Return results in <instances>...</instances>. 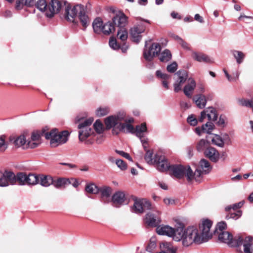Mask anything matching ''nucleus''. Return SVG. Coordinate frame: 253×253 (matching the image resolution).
I'll list each match as a JSON object with an SVG mask.
<instances>
[{
    "label": "nucleus",
    "mask_w": 253,
    "mask_h": 253,
    "mask_svg": "<svg viewBox=\"0 0 253 253\" xmlns=\"http://www.w3.org/2000/svg\"><path fill=\"white\" fill-rule=\"evenodd\" d=\"M211 225L212 222L206 219L203 221L200 230L194 226L187 228L184 244L189 247L193 244L199 245L208 241L212 237V233L210 231Z\"/></svg>",
    "instance_id": "nucleus-1"
},
{
    "label": "nucleus",
    "mask_w": 253,
    "mask_h": 253,
    "mask_svg": "<svg viewBox=\"0 0 253 253\" xmlns=\"http://www.w3.org/2000/svg\"><path fill=\"white\" fill-rule=\"evenodd\" d=\"M219 240L228 244L231 247H238L242 245L244 247L245 253H253V240L252 237L243 238L241 236L233 238V236L228 231L219 232Z\"/></svg>",
    "instance_id": "nucleus-2"
},
{
    "label": "nucleus",
    "mask_w": 253,
    "mask_h": 253,
    "mask_svg": "<svg viewBox=\"0 0 253 253\" xmlns=\"http://www.w3.org/2000/svg\"><path fill=\"white\" fill-rule=\"evenodd\" d=\"M156 231L159 235L172 237L173 240L176 242H181L184 247H187V246L184 244L186 237V229H184L183 226L174 229L168 225L159 226L157 227Z\"/></svg>",
    "instance_id": "nucleus-3"
},
{
    "label": "nucleus",
    "mask_w": 253,
    "mask_h": 253,
    "mask_svg": "<svg viewBox=\"0 0 253 253\" xmlns=\"http://www.w3.org/2000/svg\"><path fill=\"white\" fill-rule=\"evenodd\" d=\"M105 124L107 129L113 127L112 131L115 134H118L120 132L128 133L134 131V127L131 125L119 123L114 116L106 118L105 120Z\"/></svg>",
    "instance_id": "nucleus-4"
},
{
    "label": "nucleus",
    "mask_w": 253,
    "mask_h": 253,
    "mask_svg": "<svg viewBox=\"0 0 253 253\" xmlns=\"http://www.w3.org/2000/svg\"><path fill=\"white\" fill-rule=\"evenodd\" d=\"M69 135L68 131L64 130L59 132L56 128L44 134L45 138L50 140V144L52 147H56L66 143L68 140Z\"/></svg>",
    "instance_id": "nucleus-5"
},
{
    "label": "nucleus",
    "mask_w": 253,
    "mask_h": 253,
    "mask_svg": "<svg viewBox=\"0 0 253 253\" xmlns=\"http://www.w3.org/2000/svg\"><path fill=\"white\" fill-rule=\"evenodd\" d=\"M135 19L137 21V24L130 28V35L133 41L138 42L142 37L141 34L143 33L146 29L144 22L150 24V22L139 17H135Z\"/></svg>",
    "instance_id": "nucleus-6"
},
{
    "label": "nucleus",
    "mask_w": 253,
    "mask_h": 253,
    "mask_svg": "<svg viewBox=\"0 0 253 253\" xmlns=\"http://www.w3.org/2000/svg\"><path fill=\"white\" fill-rule=\"evenodd\" d=\"M170 171L178 178L183 177L184 175L188 181H191L194 178L193 171L189 166L184 167L181 165H171Z\"/></svg>",
    "instance_id": "nucleus-7"
},
{
    "label": "nucleus",
    "mask_w": 253,
    "mask_h": 253,
    "mask_svg": "<svg viewBox=\"0 0 253 253\" xmlns=\"http://www.w3.org/2000/svg\"><path fill=\"white\" fill-rule=\"evenodd\" d=\"M161 50V46L159 43L154 42L149 47H145L143 50V56L148 61H151L154 57L158 56Z\"/></svg>",
    "instance_id": "nucleus-8"
},
{
    "label": "nucleus",
    "mask_w": 253,
    "mask_h": 253,
    "mask_svg": "<svg viewBox=\"0 0 253 253\" xmlns=\"http://www.w3.org/2000/svg\"><path fill=\"white\" fill-rule=\"evenodd\" d=\"M65 6V18L70 22H74L78 12L83 9L82 5H77L72 6L69 3L66 2H64Z\"/></svg>",
    "instance_id": "nucleus-9"
},
{
    "label": "nucleus",
    "mask_w": 253,
    "mask_h": 253,
    "mask_svg": "<svg viewBox=\"0 0 253 253\" xmlns=\"http://www.w3.org/2000/svg\"><path fill=\"white\" fill-rule=\"evenodd\" d=\"M151 209L150 203L146 199H136L134 200L131 210L136 213H142L145 211Z\"/></svg>",
    "instance_id": "nucleus-10"
},
{
    "label": "nucleus",
    "mask_w": 253,
    "mask_h": 253,
    "mask_svg": "<svg viewBox=\"0 0 253 253\" xmlns=\"http://www.w3.org/2000/svg\"><path fill=\"white\" fill-rule=\"evenodd\" d=\"M14 177L15 174L11 171L0 172V186L6 187L9 185H15Z\"/></svg>",
    "instance_id": "nucleus-11"
},
{
    "label": "nucleus",
    "mask_w": 253,
    "mask_h": 253,
    "mask_svg": "<svg viewBox=\"0 0 253 253\" xmlns=\"http://www.w3.org/2000/svg\"><path fill=\"white\" fill-rule=\"evenodd\" d=\"M64 2L58 0H51L48 5V11L46 15L48 17H52L54 14L60 12L64 5Z\"/></svg>",
    "instance_id": "nucleus-12"
},
{
    "label": "nucleus",
    "mask_w": 253,
    "mask_h": 253,
    "mask_svg": "<svg viewBox=\"0 0 253 253\" xmlns=\"http://www.w3.org/2000/svg\"><path fill=\"white\" fill-rule=\"evenodd\" d=\"M211 169V167L208 161L202 159L199 164L198 169H196L194 174V178L198 180L197 177H199L202 174L209 173Z\"/></svg>",
    "instance_id": "nucleus-13"
},
{
    "label": "nucleus",
    "mask_w": 253,
    "mask_h": 253,
    "mask_svg": "<svg viewBox=\"0 0 253 253\" xmlns=\"http://www.w3.org/2000/svg\"><path fill=\"white\" fill-rule=\"evenodd\" d=\"M159 214V212L156 211L148 212L145 216V223L149 226H157L161 222Z\"/></svg>",
    "instance_id": "nucleus-14"
},
{
    "label": "nucleus",
    "mask_w": 253,
    "mask_h": 253,
    "mask_svg": "<svg viewBox=\"0 0 253 253\" xmlns=\"http://www.w3.org/2000/svg\"><path fill=\"white\" fill-rule=\"evenodd\" d=\"M154 162L156 163L157 169L160 171L164 172L168 170H170L171 166L164 156H156Z\"/></svg>",
    "instance_id": "nucleus-15"
},
{
    "label": "nucleus",
    "mask_w": 253,
    "mask_h": 253,
    "mask_svg": "<svg viewBox=\"0 0 253 253\" xmlns=\"http://www.w3.org/2000/svg\"><path fill=\"white\" fill-rule=\"evenodd\" d=\"M113 23L120 29L126 28L125 27L128 24V17L123 12H118L113 19Z\"/></svg>",
    "instance_id": "nucleus-16"
},
{
    "label": "nucleus",
    "mask_w": 253,
    "mask_h": 253,
    "mask_svg": "<svg viewBox=\"0 0 253 253\" xmlns=\"http://www.w3.org/2000/svg\"><path fill=\"white\" fill-rule=\"evenodd\" d=\"M177 79L174 84V90L175 92H178L181 89L182 84L185 83L188 78L187 72L185 70L178 71L176 74Z\"/></svg>",
    "instance_id": "nucleus-17"
},
{
    "label": "nucleus",
    "mask_w": 253,
    "mask_h": 253,
    "mask_svg": "<svg viewBox=\"0 0 253 253\" xmlns=\"http://www.w3.org/2000/svg\"><path fill=\"white\" fill-rule=\"evenodd\" d=\"M126 200L125 194L122 191L115 192L112 197L111 201L113 206L115 207H119L123 205Z\"/></svg>",
    "instance_id": "nucleus-18"
},
{
    "label": "nucleus",
    "mask_w": 253,
    "mask_h": 253,
    "mask_svg": "<svg viewBox=\"0 0 253 253\" xmlns=\"http://www.w3.org/2000/svg\"><path fill=\"white\" fill-rule=\"evenodd\" d=\"M9 141L17 147L23 146L24 148H26L27 141L26 137L23 134L19 136L11 135L9 137Z\"/></svg>",
    "instance_id": "nucleus-19"
},
{
    "label": "nucleus",
    "mask_w": 253,
    "mask_h": 253,
    "mask_svg": "<svg viewBox=\"0 0 253 253\" xmlns=\"http://www.w3.org/2000/svg\"><path fill=\"white\" fill-rule=\"evenodd\" d=\"M101 194V201L104 203H108L110 201L112 189L108 186H103L99 189Z\"/></svg>",
    "instance_id": "nucleus-20"
},
{
    "label": "nucleus",
    "mask_w": 253,
    "mask_h": 253,
    "mask_svg": "<svg viewBox=\"0 0 253 253\" xmlns=\"http://www.w3.org/2000/svg\"><path fill=\"white\" fill-rule=\"evenodd\" d=\"M205 156L213 162H217L219 158L218 152L214 148L210 147L205 152Z\"/></svg>",
    "instance_id": "nucleus-21"
},
{
    "label": "nucleus",
    "mask_w": 253,
    "mask_h": 253,
    "mask_svg": "<svg viewBox=\"0 0 253 253\" xmlns=\"http://www.w3.org/2000/svg\"><path fill=\"white\" fill-rule=\"evenodd\" d=\"M196 87V82L194 79L190 78L188 80L187 84L183 88V92L188 98H191L193 91Z\"/></svg>",
    "instance_id": "nucleus-22"
},
{
    "label": "nucleus",
    "mask_w": 253,
    "mask_h": 253,
    "mask_svg": "<svg viewBox=\"0 0 253 253\" xmlns=\"http://www.w3.org/2000/svg\"><path fill=\"white\" fill-rule=\"evenodd\" d=\"M192 57L194 60L199 62L211 63L212 62L208 55L201 52H193Z\"/></svg>",
    "instance_id": "nucleus-23"
},
{
    "label": "nucleus",
    "mask_w": 253,
    "mask_h": 253,
    "mask_svg": "<svg viewBox=\"0 0 253 253\" xmlns=\"http://www.w3.org/2000/svg\"><path fill=\"white\" fill-rule=\"evenodd\" d=\"M79 19L82 25L84 28H86L90 24V19L88 16L85 13L84 8L79 12Z\"/></svg>",
    "instance_id": "nucleus-24"
},
{
    "label": "nucleus",
    "mask_w": 253,
    "mask_h": 253,
    "mask_svg": "<svg viewBox=\"0 0 253 253\" xmlns=\"http://www.w3.org/2000/svg\"><path fill=\"white\" fill-rule=\"evenodd\" d=\"M193 99L199 108H204L206 105L207 99L206 96L203 94H198Z\"/></svg>",
    "instance_id": "nucleus-25"
},
{
    "label": "nucleus",
    "mask_w": 253,
    "mask_h": 253,
    "mask_svg": "<svg viewBox=\"0 0 253 253\" xmlns=\"http://www.w3.org/2000/svg\"><path fill=\"white\" fill-rule=\"evenodd\" d=\"M31 139H32V140L34 141V142L31 143L30 142L31 149L35 148L38 147L41 143V135L38 131L33 132L31 135Z\"/></svg>",
    "instance_id": "nucleus-26"
},
{
    "label": "nucleus",
    "mask_w": 253,
    "mask_h": 253,
    "mask_svg": "<svg viewBox=\"0 0 253 253\" xmlns=\"http://www.w3.org/2000/svg\"><path fill=\"white\" fill-rule=\"evenodd\" d=\"M72 183L70 179L65 178H59L56 180H53V185L56 188H61L65 187L66 185Z\"/></svg>",
    "instance_id": "nucleus-27"
},
{
    "label": "nucleus",
    "mask_w": 253,
    "mask_h": 253,
    "mask_svg": "<svg viewBox=\"0 0 253 253\" xmlns=\"http://www.w3.org/2000/svg\"><path fill=\"white\" fill-rule=\"evenodd\" d=\"M26 177L27 174L24 172H18L14 178L15 181V184H19L20 185H26Z\"/></svg>",
    "instance_id": "nucleus-28"
},
{
    "label": "nucleus",
    "mask_w": 253,
    "mask_h": 253,
    "mask_svg": "<svg viewBox=\"0 0 253 253\" xmlns=\"http://www.w3.org/2000/svg\"><path fill=\"white\" fill-rule=\"evenodd\" d=\"M39 182L44 187H48L53 184V179L49 175H42L39 178Z\"/></svg>",
    "instance_id": "nucleus-29"
},
{
    "label": "nucleus",
    "mask_w": 253,
    "mask_h": 253,
    "mask_svg": "<svg viewBox=\"0 0 253 253\" xmlns=\"http://www.w3.org/2000/svg\"><path fill=\"white\" fill-rule=\"evenodd\" d=\"M103 23L102 19L99 18H95L92 23V27L94 32L96 34H99L101 32L102 27H103Z\"/></svg>",
    "instance_id": "nucleus-30"
},
{
    "label": "nucleus",
    "mask_w": 253,
    "mask_h": 253,
    "mask_svg": "<svg viewBox=\"0 0 253 253\" xmlns=\"http://www.w3.org/2000/svg\"><path fill=\"white\" fill-rule=\"evenodd\" d=\"M207 118L209 121H215L217 119V114L215 108L212 107L206 108Z\"/></svg>",
    "instance_id": "nucleus-31"
},
{
    "label": "nucleus",
    "mask_w": 253,
    "mask_h": 253,
    "mask_svg": "<svg viewBox=\"0 0 253 253\" xmlns=\"http://www.w3.org/2000/svg\"><path fill=\"white\" fill-rule=\"evenodd\" d=\"M156 76L160 78L162 81V84L166 89L169 88L168 83L167 82L170 78V76L167 74L163 73L161 71H157L156 72Z\"/></svg>",
    "instance_id": "nucleus-32"
},
{
    "label": "nucleus",
    "mask_w": 253,
    "mask_h": 253,
    "mask_svg": "<svg viewBox=\"0 0 253 253\" xmlns=\"http://www.w3.org/2000/svg\"><path fill=\"white\" fill-rule=\"evenodd\" d=\"M101 32H102L104 35H110L111 33L115 31V27L114 24L110 22L103 24Z\"/></svg>",
    "instance_id": "nucleus-33"
},
{
    "label": "nucleus",
    "mask_w": 253,
    "mask_h": 253,
    "mask_svg": "<svg viewBox=\"0 0 253 253\" xmlns=\"http://www.w3.org/2000/svg\"><path fill=\"white\" fill-rule=\"evenodd\" d=\"M210 142L207 140L205 139H201L197 143L196 145V149L198 151L202 152L205 151L208 148H209Z\"/></svg>",
    "instance_id": "nucleus-34"
},
{
    "label": "nucleus",
    "mask_w": 253,
    "mask_h": 253,
    "mask_svg": "<svg viewBox=\"0 0 253 253\" xmlns=\"http://www.w3.org/2000/svg\"><path fill=\"white\" fill-rule=\"evenodd\" d=\"M93 133V130L90 129H81L79 132V138L81 141H84Z\"/></svg>",
    "instance_id": "nucleus-35"
},
{
    "label": "nucleus",
    "mask_w": 253,
    "mask_h": 253,
    "mask_svg": "<svg viewBox=\"0 0 253 253\" xmlns=\"http://www.w3.org/2000/svg\"><path fill=\"white\" fill-rule=\"evenodd\" d=\"M39 177L36 174H27L26 185H35L39 183Z\"/></svg>",
    "instance_id": "nucleus-36"
},
{
    "label": "nucleus",
    "mask_w": 253,
    "mask_h": 253,
    "mask_svg": "<svg viewBox=\"0 0 253 253\" xmlns=\"http://www.w3.org/2000/svg\"><path fill=\"white\" fill-rule=\"evenodd\" d=\"M147 127L145 123H142L140 125H138L136 127V129L134 128V131L131 132V133H135L136 135L139 137L142 136V133L146 131Z\"/></svg>",
    "instance_id": "nucleus-37"
},
{
    "label": "nucleus",
    "mask_w": 253,
    "mask_h": 253,
    "mask_svg": "<svg viewBox=\"0 0 253 253\" xmlns=\"http://www.w3.org/2000/svg\"><path fill=\"white\" fill-rule=\"evenodd\" d=\"M93 121V119L92 118H89L82 121L78 126L79 129H90L89 126L92 124Z\"/></svg>",
    "instance_id": "nucleus-38"
},
{
    "label": "nucleus",
    "mask_w": 253,
    "mask_h": 253,
    "mask_svg": "<svg viewBox=\"0 0 253 253\" xmlns=\"http://www.w3.org/2000/svg\"><path fill=\"white\" fill-rule=\"evenodd\" d=\"M171 59V54L168 49L164 50L160 54V60L161 62H167Z\"/></svg>",
    "instance_id": "nucleus-39"
},
{
    "label": "nucleus",
    "mask_w": 253,
    "mask_h": 253,
    "mask_svg": "<svg viewBox=\"0 0 253 253\" xmlns=\"http://www.w3.org/2000/svg\"><path fill=\"white\" fill-rule=\"evenodd\" d=\"M214 128V125L211 121L207 122L206 124L202 125V131L204 133L210 134H211V132Z\"/></svg>",
    "instance_id": "nucleus-40"
},
{
    "label": "nucleus",
    "mask_w": 253,
    "mask_h": 253,
    "mask_svg": "<svg viewBox=\"0 0 253 253\" xmlns=\"http://www.w3.org/2000/svg\"><path fill=\"white\" fill-rule=\"evenodd\" d=\"M85 191L89 194H97L99 191V189L94 183H89L86 185Z\"/></svg>",
    "instance_id": "nucleus-41"
},
{
    "label": "nucleus",
    "mask_w": 253,
    "mask_h": 253,
    "mask_svg": "<svg viewBox=\"0 0 253 253\" xmlns=\"http://www.w3.org/2000/svg\"><path fill=\"white\" fill-rule=\"evenodd\" d=\"M232 53L238 64H240L243 62L245 57V55L243 52L240 51L234 50Z\"/></svg>",
    "instance_id": "nucleus-42"
},
{
    "label": "nucleus",
    "mask_w": 253,
    "mask_h": 253,
    "mask_svg": "<svg viewBox=\"0 0 253 253\" xmlns=\"http://www.w3.org/2000/svg\"><path fill=\"white\" fill-rule=\"evenodd\" d=\"M117 36L118 39L122 42L126 41L128 37V33L126 28L120 29L117 32Z\"/></svg>",
    "instance_id": "nucleus-43"
},
{
    "label": "nucleus",
    "mask_w": 253,
    "mask_h": 253,
    "mask_svg": "<svg viewBox=\"0 0 253 253\" xmlns=\"http://www.w3.org/2000/svg\"><path fill=\"white\" fill-rule=\"evenodd\" d=\"M36 6L40 11H48V5L46 2L45 0H38L36 3Z\"/></svg>",
    "instance_id": "nucleus-44"
},
{
    "label": "nucleus",
    "mask_w": 253,
    "mask_h": 253,
    "mask_svg": "<svg viewBox=\"0 0 253 253\" xmlns=\"http://www.w3.org/2000/svg\"><path fill=\"white\" fill-rule=\"evenodd\" d=\"M229 213L226 215V218H233L234 219H237L239 218L242 214V212L240 210H237V211H228Z\"/></svg>",
    "instance_id": "nucleus-45"
},
{
    "label": "nucleus",
    "mask_w": 253,
    "mask_h": 253,
    "mask_svg": "<svg viewBox=\"0 0 253 253\" xmlns=\"http://www.w3.org/2000/svg\"><path fill=\"white\" fill-rule=\"evenodd\" d=\"M244 204V202H240L238 203H236L233 205H229L225 208V211H237L239 210V209L242 207Z\"/></svg>",
    "instance_id": "nucleus-46"
},
{
    "label": "nucleus",
    "mask_w": 253,
    "mask_h": 253,
    "mask_svg": "<svg viewBox=\"0 0 253 253\" xmlns=\"http://www.w3.org/2000/svg\"><path fill=\"white\" fill-rule=\"evenodd\" d=\"M211 141L214 144L219 147H223L224 146V141L221 136L219 135L215 134L214 136L212 139Z\"/></svg>",
    "instance_id": "nucleus-47"
},
{
    "label": "nucleus",
    "mask_w": 253,
    "mask_h": 253,
    "mask_svg": "<svg viewBox=\"0 0 253 253\" xmlns=\"http://www.w3.org/2000/svg\"><path fill=\"white\" fill-rule=\"evenodd\" d=\"M94 129L98 133H101L103 131V126L99 120H97L93 125Z\"/></svg>",
    "instance_id": "nucleus-48"
},
{
    "label": "nucleus",
    "mask_w": 253,
    "mask_h": 253,
    "mask_svg": "<svg viewBox=\"0 0 253 253\" xmlns=\"http://www.w3.org/2000/svg\"><path fill=\"white\" fill-rule=\"evenodd\" d=\"M109 112V109L107 107L98 108L96 111V114L97 116L101 117L107 115Z\"/></svg>",
    "instance_id": "nucleus-49"
},
{
    "label": "nucleus",
    "mask_w": 253,
    "mask_h": 253,
    "mask_svg": "<svg viewBox=\"0 0 253 253\" xmlns=\"http://www.w3.org/2000/svg\"><path fill=\"white\" fill-rule=\"evenodd\" d=\"M5 139V135L0 136V151H4L7 148V144Z\"/></svg>",
    "instance_id": "nucleus-50"
},
{
    "label": "nucleus",
    "mask_w": 253,
    "mask_h": 253,
    "mask_svg": "<svg viewBox=\"0 0 253 253\" xmlns=\"http://www.w3.org/2000/svg\"><path fill=\"white\" fill-rule=\"evenodd\" d=\"M116 164L117 167L122 170H125L127 168L126 164L121 159L116 160Z\"/></svg>",
    "instance_id": "nucleus-51"
},
{
    "label": "nucleus",
    "mask_w": 253,
    "mask_h": 253,
    "mask_svg": "<svg viewBox=\"0 0 253 253\" xmlns=\"http://www.w3.org/2000/svg\"><path fill=\"white\" fill-rule=\"evenodd\" d=\"M109 45L114 49H119L120 48V45L117 43L115 39L111 38L109 40Z\"/></svg>",
    "instance_id": "nucleus-52"
},
{
    "label": "nucleus",
    "mask_w": 253,
    "mask_h": 253,
    "mask_svg": "<svg viewBox=\"0 0 253 253\" xmlns=\"http://www.w3.org/2000/svg\"><path fill=\"white\" fill-rule=\"evenodd\" d=\"M177 69V64L176 62H173L171 64L168 65L167 70L169 73H174Z\"/></svg>",
    "instance_id": "nucleus-53"
},
{
    "label": "nucleus",
    "mask_w": 253,
    "mask_h": 253,
    "mask_svg": "<svg viewBox=\"0 0 253 253\" xmlns=\"http://www.w3.org/2000/svg\"><path fill=\"white\" fill-rule=\"evenodd\" d=\"M187 122L191 126H195L197 125L198 120L195 116L193 115L189 116L187 119Z\"/></svg>",
    "instance_id": "nucleus-54"
},
{
    "label": "nucleus",
    "mask_w": 253,
    "mask_h": 253,
    "mask_svg": "<svg viewBox=\"0 0 253 253\" xmlns=\"http://www.w3.org/2000/svg\"><path fill=\"white\" fill-rule=\"evenodd\" d=\"M114 116H115V118L119 123H122V121H125L126 120V113L124 112H119L117 115Z\"/></svg>",
    "instance_id": "nucleus-55"
},
{
    "label": "nucleus",
    "mask_w": 253,
    "mask_h": 253,
    "mask_svg": "<svg viewBox=\"0 0 253 253\" xmlns=\"http://www.w3.org/2000/svg\"><path fill=\"white\" fill-rule=\"evenodd\" d=\"M153 153L149 150L146 151L145 155V159L148 163H153Z\"/></svg>",
    "instance_id": "nucleus-56"
},
{
    "label": "nucleus",
    "mask_w": 253,
    "mask_h": 253,
    "mask_svg": "<svg viewBox=\"0 0 253 253\" xmlns=\"http://www.w3.org/2000/svg\"><path fill=\"white\" fill-rule=\"evenodd\" d=\"M227 227L226 223L225 222L222 221L219 222L217 225L216 230H219L220 232H224L223 230Z\"/></svg>",
    "instance_id": "nucleus-57"
},
{
    "label": "nucleus",
    "mask_w": 253,
    "mask_h": 253,
    "mask_svg": "<svg viewBox=\"0 0 253 253\" xmlns=\"http://www.w3.org/2000/svg\"><path fill=\"white\" fill-rule=\"evenodd\" d=\"M116 152L118 154L121 155L122 156L124 157V158L129 160L130 161H132V159L128 153H126L123 151H119V150H116Z\"/></svg>",
    "instance_id": "nucleus-58"
},
{
    "label": "nucleus",
    "mask_w": 253,
    "mask_h": 253,
    "mask_svg": "<svg viewBox=\"0 0 253 253\" xmlns=\"http://www.w3.org/2000/svg\"><path fill=\"white\" fill-rule=\"evenodd\" d=\"M24 5V2L22 0H17L16 1L15 8L17 10H20L23 8Z\"/></svg>",
    "instance_id": "nucleus-59"
},
{
    "label": "nucleus",
    "mask_w": 253,
    "mask_h": 253,
    "mask_svg": "<svg viewBox=\"0 0 253 253\" xmlns=\"http://www.w3.org/2000/svg\"><path fill=\"white\" fill-rule=\"evenodd\" d=\"M178 43L181 45V47L186 50H190L189 44L182 39Z\"/></svg>",
    "instance_id": "nucleus-60"
},
{
    "label": "nucleus",
    "mask_w": 253,
    "mask_h": 253,
    "mask_svg": "<svg viewBox=\"0 0 253 253\" xmlns=\"http://www.w3.org/2000/svg\"><path fill=\"white\" fill-rule=\"evenodd\" d=\"M164 202L167 205H172L175 204V200L170 198H166L164 199Z\"/></svg>",
    "instance_id": "nucleus-61"
},
{
    "label": "nucleus",
    "mask_w": 253,
    "mask_h": 253,
    "mask_svg": "<svg viewBox=\"0 0 253 253\" xmlns=\"http://www.w3.org/2000/svg\"><path fill=\"white\" fill-rule=\"evenodd\" d=\"M207 117L206 109L201 112L200 116L199 118V121L204 122V120Z\"/></svg>",
    "instance_id": "nucleus-62"
},
{
    "label": "nucleus",
    "mask_w": 253,
    "mask_h": 253,
    "mask_svg": "<svg viewBox=\"0 0 253 253\" xmlns=\"http://www.w3.org/2000/svg\"><path fill=\"white\" fill-rule=\"evenodd\" d=\"M156 243L154 242H151L147 247V251L149 252H152L153 249L156 247Z\"/></svg>",
    "instance_id": "nucleus-63"
},
{
    "label": "nucleus",
    "mask_w": 253,
    "mask_h": 253,
    "mask_svg": "<svg viewBox=\"0 0 253 253\" xmlns=\"http://www.w3.org/2000/svg\"><path fill=\"white\" fill-rule=\"evenodd\" d=\"M180 106L181 108L184 109H187L190 108L191 106V105L190 103H189L187 102L184 101H181L180 102Z\"/></svg>",
    "instance_id": "nucleus-64"
}]
</instances>
